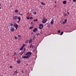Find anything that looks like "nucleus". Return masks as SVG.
<instances>
[{"instance_id":"1","label":"nucleus","mask_w":76,"mask_h":76,"mask_svg":"<svg viewBox=\"0 0 76 76\" xmlns=\"http://www.w3.org/2000/svg\"><path fill=\"white\" fill-rule=\"evenodd\" d=\"M32 54V52H28L25 54V56H23V58L24 59H28L29 58V57H31V55Z\"/></svg>"},{"instance_id":"2","label":"nucleus","mask_w":76,"mask_h":76,"mask_svg":"<svg viewBox=\"0 0 76 76\" xmlns=\"http://www.w3.org/2000/svg\"><path fill=\"white\" fill-rule=\"evenodd\" d=\"M47 21V18H45V17H44L42 19V23L43 24H45Z\"/></svg>"},{"instance_id":"3","label":"nucleus","mask_w":76,"mask_h":76,"mask_svg":"<svg viewBox=\"0 0 76 76\" xmlns=\"http://www.w3.org/2000/svg\"><path fill=\"white\" fill-rule=\"evenodd\" d=\"M13 26L15 27L16 29L17 30L18 29V25L17 24H15V23H14Z\"/></svg>"},{"instance_id":"4","label":"nucleus","mask_w":76,"mask_h":76,"mask_svg":"<svg viewBox=\"0 0 76 76\" xmlns=\"http://www.w3.org/2000/svg\"><path fill=\"white\" fill-rule=\"evenodd\" d=\"M10 31L12 32H14L15 31V28L12 26L10 28Z\"/></svg>"},{"instance_id":"5","label":"nucleus","mask_w":76,"mask_h":76,"mask_svg":"<svg viewBox=\"0 0 76 76\" xmlns=\"http://www.w3.org/2000/svg\"><path fill=\"white\" fill-rule=\"evenodd\" d=\"M18 19L19 20L17 21V23H19V22H20V20H21V18L20 17H18Z\"/></svg>"},{"instance_id":"6","label":"nucleus","mask_w":76,"mask_h":76,"mask_svg":"<svg viewBox=\"0 0 76 76\" xmlns=\"http://www.w3.org/2000/svg\"><path fill=\"white\" fill-rule=\"evenodd\" d=\"M18 16L17 15H16L14 17L13 20H17L18 19Z\"/></svg>"},{"instance_id":"7","label":"nucleus","mask_w":76,"mask_h":76,"mask_svg":"<svg viewBox=\"0 0 76 76\" xmlns=\"http://www.w3.org/2000/svg\"><path fill=\"white\" fill-rule=\"evenodd\" d=\"M38 31V29L37 28H35L33 30V32H35L37 31Z\"/></svg>"},{"instance_id":"8","label":"nucleus","mask_w":76,"mask_h":76,"mask_svg":"<svg viewBox=\"0 0 76 76\" xmlns=\"http://www.w3.org/2000/svg\"><path fill=\"white\" fill-rule=\"evenodd\" d=\"M32 39L30 38V39L29 42H28V43H29V44H31L32 42Z\"/></svg>"},{"instance_id":"9","label":"nucleus","mask_w":76,"mask_h":76,"mask_svg":"<svg viewBox=\"0 0 76 76\" xmlns=\"http://www.w3.org/2000/svg\"><path fill=\"white\" fill-rule=\"evenodd\" d=\"M54 22V20H53V19L52 20V21L50 22V24L52 25L53 24Z\"/></svg>"},{"instance_id":"10","label":"nucleus","mask_w":76,"mask_h":76,"mask_svg":"<svg viewBox=\"0 0 76 76\" xmlns=\"http://www.w3.org/2000/svg\"><path fill=\"white\" fill-rule=\"evenodd\" d=\"M24 53V52H23V51L21 52L20 53V56H22L23 54Z\"/></svg>"},{"instance_id":"11","label":"nucleus","mask_w":76,"mask_h":76,"mask_svg":"<svg viewBox=\"0 0 76 76\" xmlns=\"http://www.w3.org/2000/svg\"><path fill=\"white\" fill-rule=\"evenodd\" d=\"M39 26L42 27V28H43V24H40L39 25Z\"/></svg>"},{"instance_id":"12","label":"nucleus","mask_w":76,"mask_h":76,"mask_svg":"<svg viewBox=\"0 0 76 76\" xmlns=\"http://www.w3.org/2000/svg\"><path fill=\"white\" fill-rule=\"evenodd\" d=\"M67 3L66 2V1L65 0L63 2V4H66Z\"/></svg>"},{"instance_id":"13","label":"nucleus","mask_w":76,"mask_h":76,"mask_svg":"<svg viewBox=\"0 0 76 76\" xmlns=\"http://www.w3.org/2000/svg\"><path fill=\"white\" fill-rule=\"evenodd\" d=\"M17 62L18 64H20L21 62L20 61V60H18L17 61Z\"/></svg>"},{"instance_id":"14","label":"nucleus","mask_w":76,"mask_h":76,"mask_svg":"<svg viewBox=\"0 0 76 76\" xmlns=\"http://www.w3.org/2000/svg\"><path fill=\"white\" fill-rule=\"evenodd\" d=\"M23 48H24L23 47H21V48L20 49V51H22L23 50Z\"/></svg>"},{"instance_id":"15","label":"nucleus","mask_w":76,"mask_h":76,"mask_svg":"<svg viewBox=\"0 0 76 76\" xmlns=\"http://www.w3.org/2000/svg\"><path fill=\"white\" fill-rule=\"evenodd\" d=\"M40 3H41V4H42L44 6L45 5V3L44 2H40Z\"/></svg>"},{"instance_id":"16","label":"nucleus","mask_w":76,"mask_h":76,"mask_svg":"<svg viewBox=\"0 0 76 76\" xmlns=\"http://www.w3.org/2000/svg\"><path fill=\"white\" fill-rule=\"evenodd\" d=\"M64 34V32L63 31H62L61 32V33L60 34V35H63V34Z\"/></svg>"},{"instance_id":"17","label":"nucleus","mask_w":76,"mask_h":76,"mask_svg":"<svg viewBox=\"0 0 76 76\" xmlns=\"http://www.w3.org/2000/svg\"><path fill=\"white\" fill-rule=\"evenodd\" d=\"M15 73L16 74H17L18 73V70H16L15 71Z\"/></svg>"},{"instance_id":"18","label":"nucleus","mask_w":76,"mask_h":76,"mask_svg":"<svg viewBox=\"0 0 76 76\" xmlns=\"http://www.w3.org/2000/svg\"><path fill=\"white\" fill-rule=\"evenodd\" d=\"M28 40H27V41H26L25 42V44H27L28 43Z\"/></svg>"},{"instance_id":"19","label":"nucleus","mask_w":76,"mask_h":76,"mask_svg":"<svg viewBox=\"0 0 76 76\" xmlns=\"http://www.w3.org/2000/svg\"><path fill=\"white\" fill-rule=\"evenodd\" d=\"M26 44H23L22 47H23V48H24V47L26 46Z\"/></svg>"},{"instance_id":"20","label":"nucleus","mask_w":76,"mask_h":76,"mask_svg":"<svg viewBox=\"0 0 76 76\" xmlns=\"http://www.w3.org/2000/svg\"><path fill=\"white\" fill-rule=\"evenodd\" d=\"M33 21H34V22L37 21H38V19H35L34 20H33Z\"/></svg>"},{"instance_id":"21","label":"nucleus","mask_w":76,"mask_h":76,"mask_svg":"<svg viewBox=\"0 0 76 76\" xmlns=\"http://www.w3.org/2000/svg\"><path fill=\"white\" fill-rule=\"evenodd\" d=\"M30 48H33V47L32 46V45H30Z\"/></svg>"},{"instance_id":"22","label":"nucleus","mask_w":76,"mask_h":76,"mask_svg":"<svg viewBox=\"0 0 76 76\" xmlns=\"http://www.w3.org/2000/svg\"><path fill=\"white\" fill-rule=\"evenodd\" d=\"M13 26L12 23H11L10 24V26Z\"/></svg>"},{"instance_id":"23","label":"nucleus","mask_w":76,"mask_h":76,"mask_svg":"<svg viewBox=\"0 0 76 76\" xmlns=\"http://www.w3.org/2000/svg\"><path fill=\"white\" fill-rule=\"evenodd\" d=\"M18 11H18V10H16L15 11V13H17Z\"/></svg>"},{"instance_id":"24","label":"nucleus","mask_w":76,"mask_h":76,"mask_svg":"<svg viewBox=\"0 0 76 76\" xmlns=\"http://www.w3.org/2000/svg\"><path fill=\"white\" fill-rule=\"evenodd\" d=\"M26 51V50L25 49V48H24V50H23V51H22L23 52H25V51Z\"/></svg>"},{"instance_id":"25","label":"nucleus","mask_w":76,"mask_h":76,"mask_svg":"<svg viewBox=\"0 0 76 76\" xmlns=\"http://www.w3.org/2000/svg\"><path fill=\"white\" fill-rule=\"evenodd\" d=\"M33 27H34L33 26L30 27L29 28V29H31L32 28H33Z\"/></svg>"},{"instance_id":"26","label":"nucleus","mask_w":76,"mask_h":76,"mask_svg":"<svg viewBox=\"0 0 76 76\" xmlns=\"http://www.w3.org/2000/svg\"><path fill=\"white\" fill-rule=\"evenodd\" d=\"M26 18L28 19V20H29L30 19V18L29 17H27Z\"/></svg>"},{"instance_id":"27","label":"nucleus","mask_w":76,"mask_h":76,"mask_svg":"<svg viewBox=\"0 0 76 76\" xmlns=\"http://www.w3.org/2000/svg\"><path fill=\"white\" fill-rule=\"evenodd\" d=\"M33 19V17H31L30 18V19L31 20Z\"/></svg>"},{"instance_id":"28","label":"nucleus","mask_w":76,"mask_h":76,"mask_svg":"<svg viewBox=\"0 0 76 76\" xmlns=\"http://www.w3.org/2000/svg\"><path fill=\"white\" fill-rule=\"evenodd\" d=\"M64 22H65L66 23L67 22V19H65L64 20Z\"/></svg>"},{"instance_id":"29","label":"nucleus","mask_w":76,"mask_h":76,"mask_svg":"<svg viewBox=\"0 0 76 76\" xmlns=\"http://www.w3.org/2000/svg\"><path fill=\"white\" fill-rule=\"evenodd\" d=\"M43 28V27H39V28L40 29H41L42 28Z\"/></svg>"},{"instance_id":"30","label":"nucleus","mask_w":76,"mask_h":76,"mask_svg":"<svg viewBox=\"0 0 76 76\" xmlns=\"http://www.w3.org/2000/svg\"><path fill=\"white\" fill-rule=\"evenodd\" d=\"M61 32V31H60V30H58V33H60V32Z\"/></svg>"},{"instance_id":"31","label":"nucleus","mask_w":76,"mask_h":76,"mask_svg":"<svg viewBox=\"0 0 76 76\" xmlns=\"http://www.w3.org/2000/svg\"><path fill=\"white\" fill-rule=\"evenodd\" d=\"M66 15H67L66 14H64V16L65 17H66Z\"/></svg>"},{"instance_id":"32","label":"nucleus","mask_w":76,"mask_h":76,"mask_svg":"<svg viewBox=\"0 0 76 76\" xmlns=\"http://www.w3.org/2000/svg\"><path fill=\"white\" fill-rule=\"evenodd\" d=\"M21 72H22V73H21V74H22L23 73H24V72H23V70L22 71H21Z\"/></svg>"},{"instance_id":"33","label":"nucleus","mask_w":76,"mask_h":76,"mask_svg":"<svg viewBox=\"0 0 76 76\" xmlns=\"http://www.w3.org/2000/svg\"><path fill=\"white\" fill-rule=\"evenodd\" d=\"M12 66H10V68L12 69Z\"/></svg>"},{"instance_id":"34","label":"nucleus","mask_w":76,"mask_h":76,"mask_svg":"<svg viewBox=\"0 0 76 76\" xmlns=\"http://www.w3.org/2000/svg\"><path fill=\"white\" fill-rule=\"evenodd\" d=\"M33 14H34L35 15H36L37 14V13L36 12H34L33 13Z\"/></svg>"},{"instance_id":"35","label":"nucleus","mask_w":76,"mask_h":76,"mask_svg":"<svg viewBox=\"0 0 76 76\" xmlns=\"http://www.w3.org/2000/svg\"><path fill=\"white\" fill-rule=\"evenodd\" d=\"M66 23V22H63V24H65V23Z\"/></svg>"},{"instance_id":"36","label":"nucleus","mask_w":76,"mask_h":76,"mask_svg":"<svg viewBox=\"0 0 76 76\" xmlns=\"http://www.w3.org/2000/svg\"><path fill=\"white\" fill-rule=\"evenodd\" d=\"M73 1L74 2H76V0H73Z\"/></svg>"},{"instance_id":"37","label":"nucleus","mask_w":76,"mask_h":76,"mask_svg":"<svg viewBox=\"0 0 76 76\" xmlns=\"http://www.w3.org/2000/svg\"><path fill=\"white\" fill-rule=\"evenodd\" d=\"M17 39V37H15V39Z\"/></svg>"},{"instance_id":"38","label":"nucleus","mask_w":76,"mask_h":76,"mask_svg":"<svg viewBox=\"0 0 76 76\" xmlns=\"http://www.w3.org/2000/svg\"><path fill=\"white\" fill-rule=\"evenodd\" d=\"M32 45V47H33V48L34 47V45H33L32 44H31Z\"/></svg>"},{"instance_id":"39","label":"nucleus","mask_w":76,"mask_h":76,"mask_svg":"<svg viewBox=\"0 0 76 76\" xmlns=\"http://www.w3.org/2000/svg\"><path fill=\"white\" fill-rule=\"evenodd\" d=\"M18 36L19 37H21L20 35H18Z\"/></svg>"},{"instance_id":"40","label":"nucleus","mask_w":76,"mask_h":76,"mask_svg":"<svg viewBox=\"0 0 76 76\" xmlns=\"http://www.w3.org/2000/svg\"><path fill=\"white\" fill-rule=\"evenodd\" d=\"M67 13L68 14V15H69V12H67Z\"/></svg>"},{"instance_id":"41","label":"nucleus","mask_w":76,"mask_h":76,"mask_svg":"<svg viewBox=\"0 0 76 76\" xmlns=\"http://www.w3.org/2000/svg\"><path fill=\"white\" fill-rule=\"evenodd\" d=\"M16 54V53H14V55H15Z\"/></svg>"},{"instance_id":"42","label":"nucleus","mask_w":76,"mask_h":76,"mask_svg":"<svg viewBox=\"0 0 76 76\" xmlns=\"http://www.w3.org/2000/svg\"><path fill=\"white\" fill-rule=\"evenodd\" d=\"M19 15H22V14H19Z\"/></svg>"},{"instance_id":"43","label":"nucleus","mask_w":76,"mask_h":76,"mask_svg":"<svg viewBox=\"0 0 76 76\" xmlns=\"http://www.w3.org/2000/svg\"><path fill=\"white\" fill-rule=\"evenodd\" d=\"M40 33L41 34H42V32H40Z\"/></svg>"},{"instance_id":"44","label":"nucleus","mask_w":76,"mask_h":76,"mask_svg":"<svg viewBox=\"0 0 76 76\" xmlns=\"http://www.w3.org/2000/svg\"><path fill=\"white\" fill-rule=\"evenodd\" d=\"M28 64H26V66H28Z\"/></svg>"},{"instance_id":"45","label":"nucleus","mask_w":76,"mask_h":76,"mask_svg":"<svg viewBox=\"0 0 76 76\" xmlns=\"http://www.w3.org/2000/svg\"><path fill=\"white\" fill-rule=\"evenodd\" d=\"M55 3H56V1H55Z\"/></svg>"},{"instance_id":"46","label":"nucleus","mask_w":76,"mask_h":76,"mask_svg":"<svg viewBox=\"0 0 76 76\" xmlns=\"http://www.w3.org/2000/svg\"><path fill=\"white\" fill-rule=\"evenodd\" d=\"M13 75H15V74H13Z\"/></svg>"},{"instance_id":"47","label":"nucleus","mask_w":76,"mask_h":76,"mask_svg":"<svg viewBox=\"0 0 76 76\" xmlns=\"http://www.w3.org/2000/svg\"><path fill=\"white\" fill-rule=\"evenodd\" d=\"M1 9V7H0V9Z\"/></svg>"},{"instance_id":"48","label":"nucleus","mask_w":76,"mask_h":76,"mask_svg":"<svg viewBox=\"0 0 76 76\" xmlns=\"http://www.w3.org/2000/svg\"><path fill=\"white\" fill-rule=\"evenodd\" d=\"M1 3H0V6H1Z\"/></svg>"},{"instance_id":"49","label":"nucleus","mask_w":76,"mask_h":76,"mask_svg":"<svg viewBox=\"0 0 76 76\" xmlns=\"http://www.w3.org/2000/svg\"><path fill=\"white\" fill-rule=\"evenodd\" d=\"M34 50H33V52H34Z\"/></svg>"},{"instance_id":"50","label":"nucleus","mask_w":76,"mask_h":76,"mask_svg":"<svg viewBox=\"0 0 76 76\" xmlns=\"http://www.w3.org/2000/svg\"><path fill=\"white\" fill-rule=\"evenodd\" d=\"M32 23V22L31 23H31Z\"/></svg>"},{"instance_id":"51","label":"nucleus","mask_w":76,"mask_h":76,"mask_svg":"<svg viewBox=\"0 0 76 76\" xmlns=\"http://www.w3.org/2000/svg\"><path fill=\"white\" fill-rule=\"evenodd\" d=\"M69 1H71L72 0H69Z\"/></svg>"},{"instance_id":"52","label":"nucleus","mask_w":76,"mask_h":76,"mask_svg":"<svg viewBox=\"0 0 76 76\" xmlns=\"http://www.w3.org/2000/svg\"><path fill=\"white\" fill-rule=\"evenodd\" d=\"M12 7V6H11V7Z\"/></svg>"},{"instance_id":"53","label":"nucleus","mask_w":76,"mask_h":76,"mask_svg":"<svg viewBox=\"0 0 76 76\" xmlns=\"http://www.w3.org/2000/svg\"><path fill=\"white\" fill-rule=\"evenodd\" d=\"M32 34H33V33H32Z\"/></svg>"},{"instance_id":"54","label":"nucleus","mask_w":76,"mask_h":76,"mask_svg":"<svg viewBox=\"0 0 76 76\" xmlns=\"http://www.w3.org/2000/svg\"><path fill=\"white\" fill-rule=\"evenodd\" d=\"M32 24V23H31V24Z\"/></svg>"}]
</instances>
